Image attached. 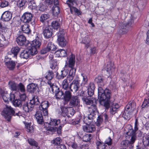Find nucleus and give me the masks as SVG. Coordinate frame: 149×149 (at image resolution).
Masks as SVG:
<instances>
[{
	"mask_svg": "<svg viewBox=\"0 0 149 149\" xmlns=\"http://www.w3.org/2000/svg\"><path fill=\"white\" fill-rule=\"evenodd\" d=\"M51 26L54 29L57 30L60 28V24L58 20H54L51 23Z\"/></svg>",
	"mask_w": 149,
	"mask_h": 149,
	"instance_id": "obj_37",
	"label": "nucleus"
},
{
	"mask_svg": "<svg viewBox=\"0 0 149 149\" xmlns=\"http://www.w3.org/2000/svg\"><path fill=\"white\" fill-rule=\"evenodd\" d=\"M139 125L138 120L137 119L135 120L134 123V130L132 127L130 125V130L128 132H127L126 134L128 135L131 136L130 141L125 140L123 141L121 143V145L123 147H129L130 148H131L133 147V143L136 140V137L135 135V132L138 129V126Z\"/></svg>",
	"mask_w": 149,
	"mask_h": 149,
	"instance_id": "obj_2",
	"label": "nucleus"
},
{
	"mask_svg": "<svg viewBox=\"0 0 149 149\" xmlns=\"http://www.w3.org/2000/svg\"><path fill=\"white\" fill-rule=\"evenodd\" d=\"M95 117V115L90 113L88 117L85 119L86 124H90L92 122V120Z\"/></svg>",
	"mask_w": 149,
	"mask_h": 149,
	"instance_id": "obj_38",
	"label": "nucleus"
},
{
	"mask_svg": "<svg viewBox=\"0 0 149 149\" xmlns=\"http://www.w3.org/2000/svg\"><path fill=\"white\" fill-rule=\"evenodd\" d=\"M30 103L33 105V107L35 105H39L40 104V102L39 100L38 97L37 96H34L31 101Z\"/></svg>",
	"mask_w": 149,
	"mask_h": 149,
	"instance_id": "obj_40",
	"label": "nucleus"
},
{
	"mask_svg": "<svg viewBox=\"0 0 149 149\" xmlns=\"http://www.w3.org/2000/svg\"><path fill=\"white\" fill-rule=\"evenodd\" d=\"M49 17V15L47 13L42 14L40 17V21L41 22L44 23Z\"/></svg>",
	"mask_w": 149,
	"mask_h": 149,
	"instance_id": "obj_39",
	"label": "nucleus"
},
{
	"mask_svg": "<svg viewBox=\"0 0 149 149\" xmlns=\"http://www.w3.org/2000/svg\"><path fill=\"white\" fill-rule=\"evenodd\" d=\"M42 111H37L35 115V117L37 123L39 124H42L44 122L43 117L42 114Z\"/></svg>",
	"mask_w": 149,
	"mask_h": 149,
	"instance_id": "obj_17",
	"label": "nucleus"
},
{
	"mask_svg": "<svg viewBox=\"0 0 149 149\" xmlns=\"http://www.w3.org/2000/svg\"><path fill=\"white\" fill-rule=\"evenodd\" d=\"M119 107L118 104H112L110 107V113L112 115L115 114L116 112Z\"/></svg>",
	"mask_w": 149,
	"mask_h": 149,
	"instance_id": "obj_36",
	"label": "nucleus"
},
{
	"mask_svg": "<svg viewBox=\"0 0 149 149\" xmlns=\"http://www.w3.org/2000/svg\"><path fill=\"white\" fill-rule=\"evenodd\" d=\"M32 17L31 13L26 12L22 16L21 20L25 23H29L31 21Z\"/></svg>",
	"mask_w": 149,
	"mask_h": 149,
	"instance_id": "obj_12",
	"label": "nucleus"
},
{
	"mask_svg": "<svg viewBox=\"0 0 149 149\" xmlns=\"http://www.w3.org/2000/svg\"><path fill=\"white\" fill-rule=\"evenodd\" d=\"M57 40L59 45L61 47H65L67 43V42L65 38L63 39H57Z\"/></svg>",
	"mask_w": 149,
	"mask_h": 149,
	"instance_id": "obj_50",
	"label": "nucleus"
},
{
	"mask_svg": "<svg viewBox=\"0 0 149 149\" xmlns=\"http://www.w3.org/2000/svg\"><path fill=\"white\" fill-rule=\"evenodd\" d=\"M42 29V33L45 38L48 39L52 37L53 30L48 25H43Z\"/></svg>",
	"mask_w": 149,
	"mask_h": 149,
	"instance_id": "obj_5",
	"label": "nucleus"
},
{
	"mask_svg": "<svg viewBox=\"0 0 149 149\" xmlns=\"http://www.w3.org/2000/svg\"><path fill=\"white\" fill-rule=\"evenodd\" d=\"M46 79L48 80H51L54 77V73L52 71L48 70L44 75Z\"/></svg>",
	"mask_w": 149,
	"mask_h": 149,
	"instance_id": "obj_31",
	"label": "nucleus"
},
{
	"mask_svg": "<svg viewBox=\"0 0 149 149\" xmlns=\"http://www.w3.org/2000/svg\"><path fill=\"white\" fill-rule=\"evenodd\" d=\"M142 108L148 107H149V98L145 99L141 105Z\"/></svg>",
	"mask_w": 149,
	"mask_h": 149,
	"instance_id": "obj_58",
	"label": "nucleus"
},
{
	"mask_svg": "<svg viewBox=\"0 0 149 149\" xmlns=\"http://www.w3.org/2000/svg\"><path fill=\"white\" fill-rule=\"evenodd\" d=\"M132 112L128 111V110L125 109L122 115L123 117L126 120H129L131 118Z\"/></svg>",
	"mask_w": 149,
	"mask_h": 149,
	"instance_id": "obj_32",
	"label": "nucleus"
},
{
	"mask_svg": "<svg viewBox=\"0 0 149 149\" xmlns=\"http://www.w3.org/2000/svg\"><path fill=\"white\" fill-rule=\"evenodd\" d=\"M63 96L65 101L66 102H68L72 97L70 91L69 90L65 91Z\"/></svg>",
	"mask_w": 149,
	"mask_h": 149,
	"instance_id": "obj_26",
	"label": "nucleus"
},
{
	"mask_svg": "<svg viewBox=\"0 0 149 149\" xmlns=\"http://www.w3.org/2000/svg\"><path fill=\"white\" fill-rule=\"evenodd\" d=\"M96 103H94L88 107V111L90 113L94 114L95 115V113L97 112V107L95 105Z\"/></svg>",
	"mask_w": 149,
	"mask_h": 149,
	"instance_id": "obj_30",
	"label": "nucleus"
},
{
	"mask_svg": "<svg viewBox=\"0 0 149 149\" xmlns=\"http://www.w3.org/2000/svg\"><path fill=\"white\" fill-rule=\"evenodd\" d=\"M6 61L7 60L6 59L5 60V64L8 68L10 70H13L15 68L16 65L15 62L11 60Z\"/></svg>",
	"mask_w": 149,
	"mask_h": 149,
	"instance_id": "obj_27",
	"label": "nucleus"
},
{
	"mask_svg": "<svg viewBox=\"0 0 149 149\" xmlns=\"http://www.w3.org/2000/svg\"><path fill=\"white\" fill-rule=\"evenodd\" d=\"M26 2V0H19L17 2V5L19 7L21 8L23 7Z\"/></svg>",
	"mask_w": 149,
	"mask_h": 149,
	"instance_id": "obj_57",
	"label": "nucleus"
},
{
	"mask_svg": "<svg viewBox=\"0 0 149 149\" xmlns=\"http://www.w3.org/2000/svg\"><path fill=\"white\" fill-rule=\"evenodd\" d=\"M90 124H86V125L83 127V130L84 131L88 133H92L95 130V125Z\"/></svg>",
	"mask_w": 149,
	"mask_h": 149,
	"instance_id": "obj_13",
	"label": "nucleus"
},
{
	"mask_svg": "<svg viewBox=\"0 0 149 149\" xmlns=\"http://www.w3.org/2000/svg\"><path fill=\"white\" fill-rule=\"evenodd\" d=\"M90 39L88 37H86L82 41V43L85 45V47L88 48L90 45Z\"/></svg>",
	"mask_w": 149,
	"mask_h": 149,
	"instance_id": "obj_47",
	"label": "nucleus"
},
{
	"mask_svg": "<svg viewBox=\"0 0 149 149\" xmlns=\"http://www.w3.org/2000/svg\"><path fill=\"white\" fill-rule=\"evenodd\" d=\"M17 88L16 91L17 92L20 91L22 93H24L26 91L25 86L22 83L18 84Z\"/></svg>",
	"mask_w": 149,
	"mask_h": 149,
	"instance_id": "obj_41",
	"label": "nucleus"
},
{
	"mask_svg": "<svg viewBox=\"0 0 149 149\" xmlns=\"http://www.w3.org/2000/svg\"><path fill=\"white\" fill-rule=\"evenodd\" d=\"M136 108V104L133 101H130L125 107V109L132 112Z\"/></svg>",
	"mask_w": 149,
	"mask_h": 149,
	"instance_id": "obj_24",
	"label": "nucleus"
},
{
	"mask_svg": "<svg viewBox=\"0 0 149 149\" xmlns=\"http://www.w3.org/2000/svg\"><path fill=\"white\" fill-rule=\"evenodd\" d=\"M75 111L72 107H68V113H66V116L70 117L72 116L74 113Z\"/></svg>",
	"mask_w": 149,
	"mask_h": 149,
	"instance_id": "obj_49",
	"label": "nucleus"
},
{
	"mask_svg": "<svg viewBox=\"0 0 149 149\" xmlns=\"http://www.w3.org/2000/svg\"><path fill=\"white\" fill-rule=\"evenodd\" d=\"M12 14L10 12L8 11L4 12L2 14L1 19L3 21H8L12 18Z\"/></svg>",
	"mask_w": 149,
	"mask_h": 149,
	"instance_id": "obj_18",
	"label": "nucleus"
},
{
	"mask_svg": "<svg viewBox=\"0 0 149 149\" xmlns=\"http://www.w3.org/2000/svg\"><path fill=\"white\" fill-rule=\"evenodd\" d=\"M54 5L52 8V10L54 15H58L60 13V9L58 6V0H53Z\"/></svg>",
	"mask_w": 149,
	"mask_h": 149,
	"instance_id": "obj_15",
	"label": "nucleus"
},
{
	"mask_svg": "<svg viewBox=\"0 0 149 149\" xmlns=\"http://www.w3.org/2000/svg\"><path fill=\"white\" fill-rule=\"evenodd\" d=\"M50 67L52 69H55L57 65V63L56 60L50 61Z\"/></svg>",
	"mask_w": 149,
	"mask_h": 149,
	"instance_id": "obj_59",
	"label": "nucleus"
},
{
	"mask_svg": "<svg viewBox=\"0 0 149 149\" xmlns=\"http://www.w3.org/2000/svg\"><path fill=\"white\" fill-rule=\"evenodd\" d=\"M61 114L63 116L66 117V113H67L68 110V107H66L65 106H61Z\"/></svg>",
	"mask_w": 149,
	"mask_h": 149,
	"instance_id": "obj_42",
	"label": "nucleus"
},
{
	"mask_svg": "<svg viewBox=\"0 0 149 149\" xmlns=\"http://www.w3.org/2000/svg\"><path fill=\"white\" fill-rule=\"evenodd\" d=\"M82 100L83 102L87 105H91L94 103H96V100L90 97H83Z\"/></svg>",
	"mask_w": 149,
	"mask_h": 149,
	"instance_id": "obj_19",
	"label": "nucleus"
},
{
	"mask_svg": "<svg viewBox=\"0 0 149 149\" xmlns=\"http://www.w3.org/2000/svg\"><path fill=\"white\" fill-rule=\"evenodd\" d=\"M18 84L13 81H10L8 83V86L10 89L11 90L17 91Z\"/></svg>",
	"mask_w": 149,
	"mask_h": 149,
	"instance_id": "obj_35",
	"label": "nucleus"
},
{
	"mask_svg": "<svg viewBox=\"0 0 149 149\" xmlns=\"http://www.w3.org/2000/svg\"><path fill=\"white\" fill-rule=\"evenodd\" d=\"M96 144L97 149H105L106 146L104 144L98 140L96 141Z\"/></svg>",
	"mask_w": 149,
	"mask_h": 149,
	"instance_id": "obj_44",
	"label": "nucleus"
},
{
	"mask_svg": "<svg viewBox=\"0 0 149 149\" xmlns=\"http://www.w3.org/2000/svg\"><path fill=\"white\" fill-rule=\"evenodd\" d=\"M75 62V57L74 55L71 53L70 56L68 61V66L69 68L74 67Z\"/></svg>",
	"mask_w": 149,
	"mask_h": 149,
	"instance_id": "obj_20",
	"label": "nucleus"
},
{
	"mask_svg": "<svg viewBox=\"0 0 149 149\" xmlns=\"http://www.w3.org/2000/svg\"><path fill=\"white\" fill-rule=\"evenodd\" d=\"M38 88V84L33 83L30 84L27 86V91L31 93H34Z\"/></svg>",
	"mask_w": 149,
	"mask_h": 149,
	"instance_id": "obj_22",
	"label": "nucleus"
},
{
	"mask_svg": "<svg viewBox=\"0 0 149 149\" xmlns=\"http://www.w3.org/2000/svg\"><path fill=\"white\" fill-rule=\"evenodd\" d=\"M70 68V70L69 74L70 75L74 76L76 70V69L74 67Z\"/></svg>",
	"mask_w": 149,
	"mask_h": 149,
	"instance_id": "obj_62",
	"label": "nucleus"
},
{
	"mask_svg": "<svg viewBox=\"0 0 149 149\" xmlns=\"http://www.w3.org/2000/svg\"><path fill=\"white\" fill-rule=\"evenodd\" d=\"M2 97L5 102H7L14 100L15 95L13 94L10 93V94L6 93L2 94Z\"/></svg>",
	"mask_w": 149,
	"mask_h": 149,
	"instance_id": "obj_16",
	"label": "nucleus"
},
{
	"mask_svg": "<svg viewBox=\"0 0 149 149\" xmlns=\"http://www.w3.org/2000/svg\"><path fill=\"white\" fill-rule=\"evenodd\" d=\"M112 140L110 137L107 139L104 142V143L108 146H111L112 144Z\"/></svg>",
	"mask_w": 149,
	"mask_h": 149,
	"instance_id": "obj_64",
	"label": "nucleus"
},
{
	"mask_svg": "<svg viewBox=\"0 0 149 149\" xmlns=\"http://www.w3.org/2000/svg\"><path fill=\"white\" fill-rule=\"evenodd\" d=\"M20 50V48L19 47H15L11 49V52L12 54L14 55L13 57L16 58L17 55Z\"/></svg>",
	"mask_w": 149,
	"mask_h": 149,
	"instance_id": "obj_33",
	"label": "nucleus"
},
{
	"mask_svg": "<svg viewBox=\"0 0 149 149\" xmlns=\"http://www.w3.org/2000/svg\"><path fill=\"white\" fill-rule=\"evenodd\" d=\"M26 128V131L32 133L34 132V128L29 123H27L25 125Z\"/></svg>",
	"mask_w": 149,
	"mask_h": 149,
	"instance_id": "obj_51",
	"label": "nucleus"
},
{
	"mask_svg": "<svg viewBox=\"0 0 149 149\" xmlns=\"http://www.w3.org/2000/svg\"><path fill=\"white\" fill-rule=\"evenodd\" d=\"M80 81L78 77L76 78L73 80L70 86L71 91L76 92L79 90L80 86Z\"/></svg>",
	"mask_w": 149,
	"mask_h": 149,
	"instance_id": "obj_7",
	"label": "nucleus"
},
{
	"mask_svg": "<svg viewBox=\"0 0 149 149\" xmlns=\"http://www.w3.org/2000/svg\"><path fill=\"white\" fill-rule=\"evenodd\" d=\"M21 28L23 33L28 34L31 32V30L29 28V26L27 24L25 23L22 25Z\"/></svg>",
	"mask_w": 149,
	"mask_h": 149,
	"instance_id": "obj_29",
	"label": "nucleus"
},
{
	"mask_svg": "<svg viewBox=\"0 0 149 149\" xmlns=\"http://www.w3.org/2000/svg\"><path fill=\"white\" fill-rule=\"evenodd\" d=\"M134 25V21L131 19L126 25H122L121 26L120 33L122 34H124L127 33L128 30L131 28Z\"/></svg>",
	"mask_w": 149,
	"mask_h": 149,
	"instance_id": "obj_8",
	"label": "nucleus"
},
{
	"mask_svg": "<svg viewBox=\"0 0 149 149\" xmlns=\"http://www.w3.org/2000/svg\"><path fill=\"white\" fill-rule=\"evenodd\" d=\"M77 1V0H67L66 3L69 7H70L74 5V4H76Z\"/></svg>",
	"mask_w": 149,
	"mask_h": 149,
	"instance_id": "obj_61",
	"label": "nucleus"
},
{
	"mask_svg": "<svg viewBox=\"0 0 149 149\" xmlns=\"http://www.w3.org/2000/svg\"><path fill=\"white\" fill-rule=\"evenodd\" d=\"M62 142V140L60 137H58L54 139L52 143L55 146H59Z\"/></svg>",
	"mask_w": 149,
	"mask_h": 149,
	"instance_id": "obj_55",
	"label": "nucleus"
},
{
	"mask_svg": "<svg viewBox=\"0 0 149 149\" xmlns=\"http://www.w3.org/2000/svg\"><path fill=\"white\" fill-rule=\"evenodd\" d=\"M14 98V100L13 99L11 101L13 105L16 107H21L23 102L21 101L19 99H15V97Z\"/></svg>",
	"mask_w": 149,
	"mask_h": 149,
	"instance_id": "obj_34",
	"label": "nucleus"
},
{
	"mask_svg": "<svg viewBox=\"0 0 149 149\" xmlns=\"http://www.w3.org/2000/svg\"><path fill=\"white\" fill-rule=\"evenodd\" d=\"M61 121L60 119H52L49 123L50 125L53 126H56L60 123Z\"/></svg>",
	"mask_w": 149,
	"mask_h": 149,
	"instance_id": "obj_45",
	"label": "nucleus"
},
{
	"mask_svg": "<svg viewBox=\"0 0 149 149\" xmlns=\"http://www.w3.org/2000/svg\"><path fill=\"white\" fill-rule=\"evenodd\" d=\"M16 41L18 44L19 45L25 47L28 45L29 41L26 40L25 36L23 35H19L17 38Z\"/></svg>",
	"mask_w": 149,
	"mask_h": 149,
	"instance_id": "obj_10",
	"label": "nucleus"
},
{
	"mask_svg": "<svg viewBox=\"0 0 149 149\" xmlns=\"http://www.w3.org/2000/svg\"><path fill=\"white\" fill-rule=\"evenodd\" d=\"M64 32L63 31H60L57 34L58 39L64 38Z\"/></svg>",
	"mask_w": 149,
	"mask_h": 149,
	"instance_id": "obj_63",
	"label": "nucleus"
},
{
	"mask_svg": "<svg viewBox=\"0 0 149 149\" xmlns=\"http://www.w3.org/2000/svg\"><path fill=\"white\" fill-rule=\"evenodd\" d=\"M92 138V135L90 134H86L84 135L82 137L83 141L88 142L90 141Z\"/></svg>",
	"mask_w": 149,
	"mask_h": 149,
	"instance_id": "obj_52",
	"label": "nucleus"
},
{
	"mask_svg": "<svg viewBox=\"0 0 149 149\" xmlns=\"http://www.w3.org/2000/svg\"><path fill=\"white\" fill-rule=\"evenodd\" d=\"M22 106L23 110L26 112L32 111L33 108V105L30 102L28 103L26 101L23 102Z\"/></svg>",
	"mask_w": 149,
	"mask_h": 149,
	"instance_id": "obj_11",
	"label": "nucleus"
},
{
	"mask_svg": "<svg viewBox=\"0 0 149 149\" xmlns=\"http://www.w3.org/2000/svg\"><path fill=\"white\" fill-rule=\"evenodd\" d=\"M36 54L28 47L27 48L22 52L20 54L21 58L24 59H27L29 57Z\"/></svg>",
	"mask_w": 149,
	"mask_h": 149,
	"instance_id": "obj_9",
	"label": "nucleus"
},
{
	"mask_svg": "<svg viewBox=\"0 0 149 149\" xmlns=\"http://www.w3.org/2000/svg\"><path fill=\"white\" fill-rule=\"evenodd\" d=\"M104 77L102 76H98L95 79V81L99 86H103L104 84Z\"/></svg>",
	"mask_w": 149,
	"mask_h": 149,
	"instance_id": "obj_25",
	"label": "nucleus"
},
{
	"mask_svg": "<svg viewBox=\"0 0 149 149\" xmlns=\"http://www.w3.org/2000/svg\"><path fill=\"white\" fill-rule=\"evenodd\" d=\"M5 31L0 32V47H2L6 45L7 41L6 40Z\"/></svg>",
	"mask_w": 149,
	"mask_h": 149,
	"instance_id": "obj_14",
	"label": "nucleus"
},
{
	"mask_svg": "<svg viewBox=\"0 0 149 149\" xmlns=\"http://www.w3.org/2000/svg\"><path fill=\"white\" fill-rule=\"evenodd\" d=\"M79 102V101L77 96H73L70 100L69 105L70 106L73 107L77 106Z\"/></svg>",
	"mask_w": 149,
	"mask_h": 149,
	"instance_id": "obj_23",
	"label": "nucleus"
},
{
	"mask_svg": "<svg viewBox=\"0 0 149 149\" xmlns=\"http://www.w3.org/2000/svg\"><path fill=\"white\" fill-rule=\"evenodd\" d=\"M41 44V42L38 39H36L33 41L32 43H29L28 46L36 54L38 52V49L40 47Z\"/></svg>",
	"mask_w": 149,
	"mask_h": 149,
	"instance_id": "obj_4",
	"label": "nucleus"
},
{
	"mask_svg": "<svg viewBox=\"0 0 149 149\" xmlns=\"http://www.w3.org/2000/svg\"><path fill=\"white\" fill-rule=\"evenodd\" d=\"M50 105L49 103L47 101L42 102L39 106V109L42 112L45 116H47L48 115V108Z\"/></svg>",
	"mask_w": 149,
	"mask_h": 149,
	"instance_id": "obj_6",
	"label": "nucleus"
},
{
	"mask_svg": "<svg viewBox=\"0 0 149 149\" xmlns=\"http://www.w3.org/2000/svg\"><path fill=\"white\" fill-rule=\"evenodd\" d=\"M63 126V125H61L59 126V127H52L50 128L52 132H55L57 131V133L59 134H60L61 133V129Z\"/></svg>",
	"mask_w": 149,
	"mask_h": 149,
	"instance_id": "obj_43",
	"label": "nucleus"
},
{
	"mask_svg": "<svg viewBox=\"0 0 149 149\" xmlns=\"http://www.w3.org/2000/svg\"><path fill=\"white\" fill-rule=\"evenodd\" d=\"M9 4V2L6 0H2L1 1L0 4V7L2 8H3L8 6Z\"/></svg>",
	"mask_w": 149,
	"mask_h": 149,
	"instance_id": "obj_60",
	"label": "nucleus"
},
{
	"mask_svg": "<svg viewBox=\"0 0 149 149\" xmlns=\"http://www.w3.org/2000/svg\"><path fill=\"white\" fill-rule=\"evenodd\" d=\"M62 85L63 88L65 90V91L68 90L70 89V86L69 87V84L68 83L67 79H65L63 81L62 83Z\"/></svg>",
	"mask_w": 149,
	"mask_h": 149,
	"instance_id": "obj_46",
	"label": "nucleus"
},
{
	"mask_svg": "<svg viewBox=\"0 0 149 149\" xmlns=\"http://www.w3.org/2000/svg\"><path fill=\"white\" fill-rule=\"evenodd\" d=\"M28 143L30 145L34 146L36 147L38 146V143L35 140L33 139L29 138L28 139Z\"/></svg>",
	"mask_w": 149,
	"mask_h": 149,
	"instance_id": "obj_53",
	"label": "nucleus"
},
{
	"mask_svg": "<svg viewBox=\"0 0 149 149\" xmlns=\"http://www.w3.org/2000/svg\"><path fill=\"white\" fill-rule=\"evenodd\" d=\"M47 83L50 86L49 90L52 91L53 93L55 94L60 90L59 88L56 85L52 83L50 81H48Z\"/></svg>",
	"mask_w": 149,
	"mask_h": 149,
	"instance_id": "obj_21",
	"label": "nucleus"
},
{
	"mask_svg": "<svg viewBox=\"0 0 149 149\" xmlns=\"http://www.w3.org/2000/svg\"><path fill=\"white\" fill-rule=\"evenodd\" d=\"M143 143L145 146L149 145V135H146L143 138Z\"/></svg>",
	"mask_w": 149,
	"mask_h": 149,
	"instance_id": "obj_48",
	"label": "nucleus"
},
{
	"mask_svg": "<svg viewBox=\"0 0 149 149\" xmlns=\"http://www.w3.org/2000/svg\"><path fill=\"white\" fill-rule=\"evenodd\" d=\"M2 114L8 121L10 120L13 115L19 116L22 114L21 112L20 111L16 112V111H15L10 106H6V108L4 109Z\"/></svg>",
	"mask_w": 149,
	"mask_h": 149,
	"instance_id": "obj_3",
	"label": "nucleus"
},
{
	"mask_svg": "<svg viewBox=\"0 0 149 149\" xmlns=\"http://www.w3.org/2000/svg\"><path fill=\"white\" fill-rule=\"evenodd\" d=\"M103 86H99L98 88V98L100 104L104 106L107 109L110 106V91L108 89L104 90Z\"/></svg>",
	"mask_w": 149,
	"mask_h": 149,
	"instance_id": "obj_1",
	"label": "nucleus"
},
{
	"mask_svg": "<svg viewBox=\"0 0 149 149\" xmlns=\"http://www.w3.org/2000/svg\"><path fill=\"white\" fill-rule=\"evenodd\" d=\"M63 92L60 90L55 94V96L56 99H60L63 95Z\"/></svg>",
	"mask_w": 149,
	"mask_h": 149,
	"instance_id": "obj_56",
	"label": "nucleus"
},
{
	"mask_svg": "<svg viewBox=\"0 0 149 149\" xmlns=\"http://www.w3.org/2000/svg\"><path fill=\"white\" fill-rule=\"evenodd\" d=\"M68 70L67 69H64L62 70L59 74H57L56 76L57 79H63L68 74Z\"/></svg>",
	"mask_w": 149,
	"mask_h": 149,
	"instance_id": "obj_28",
	"label": "nucleus"
},
{
	"mask_svg": "<svg viewBox=\"0 0 149 149\" xmlns=\"http://www.w3.org/2000/svg\"><path fill=\"white\" fill-rule=\"evenodd\" d=\"M47 48L49 51H55L56 49V47L52 42H49L47 44Z\"/></svg>",
	"mask_w": 149,
	"mask_h": 149,
	"instance_id": "obj_54",
	"label": "nucleus"
}]
</instances>
